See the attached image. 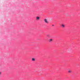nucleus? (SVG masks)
Instances as JSON below:
<instances>
[{
  "mask_svg": "<svg viewBox=\"0 0 80 80\" xmlns=\"http://www.w3.org/2000/svg\"><path fill=\"white\" fill-rule=\"evenodd\" d=\"M52 26H53V25H52Z\"/></svg>",
  "mask_w": 80,
  "mask_h": 80,
  "instance_id": "nucleus-9",
  "label": "nucleus"
},
{
  "mask_svg": "<svg viewBox=\"0 0 80 80\" xmlns=\"http://www.w3.org/2000/svg\"><path fill=\"white\" fill-rule=\"evenodd\" d=\"M1 74V72H0V75Z\"/></svg>",
  "mask_w": 80,
  "mask_h": 80,
  "instance_id": "nucleus-8",
  "label": "nucleus"
},
{
  "mask_svg": "<svg viewBox=\"0 0 80 80\" xmlns=\"http://www.w3.org/2000/svg\"><path fill=\"white\" fill-rule=\"evenodd\" d=\"M52 40H53V39H50L49 40V42H52Z\"/></svg>",
  "mask_w": 80,
  "mask_h": 80,
  "instance_id": "nucleus-5",
  "label": "nucleus"
},
{
  "mask_svg": "<svg viewBox=\"0 0 80 80\" xmlns=\"http://www.w3.org/2000/svg\"><path fill=\"white\" fill-rule=\"evenodd\" d=\"M44 21L45 23H48V21H47V19H45Z\"/></svg>",
  "mask_w": 80,
  "mask_h": 80,
  "instance_id": "nucleus-2",
  "label": "nucleus"
},
{
  "mask_svg": "<svg viewBox=\"0 0 80 80\" xmlns=\"http://www.w3.org/2000/svg\"><path fill=\"white\" fill-rule=\"evenodd\" d=\"M47 36L48 37H50V35L48 34H47Z\"/></svg>",
  "mask_w": 80,
  "mask_h": 80,
  "instance_id": "nucleus-6",
  "label": "nucleus"
},
{
  "mask_svg": "<svg viewBox=\"0 0 80 80\" xmlns=\"http://www.w3.org/2000/svg\"><path fill=\"white\" fill-rule=\"evenodd\" d=\"M68 73H70V70H69V71H68Z\"/></svg>",
  "mask_w": 80,
  "mask_h": 80,
  "instance_id": "nucleus-7",
  "label": "nucleus"
},
{
  "mask_svg": "<svg viewBox=\"0 0 80 80\" xmlns=\"http://www.w3.org/2000/svg\"><path fill=\"white\" fill-rule=\"evenodd\" d=\"M40 19V17H36V20H39Z\"/></svg>",
  "mask_w": 80,
  "mask_h": 80,
  "instance_id": "nucleus-1",
  "label": "nucleus"
},
{
  "mask_svg": "<svg viewBox=\"0 0 80 80\" xmlns=\"http://www.w3.org/2000/svg\"><path fill=\"white\" fill-rule=\"evenodd\" d=\"M32 61H33V62H35V59L34 58H32Z\"/></svg>",
  "mask_w": 80,
  "mask_h": 80,
  "instance_id": "nucleus-4",
  "label": "nucleus"
},
{
  "mask_svg": "<svg viewBox=\"0 0 80 80\" xmlns=\"http://www.w3.org/2000/svg\"><path fill=\"white\" fill-rule=\"evenodd\" d=\"M61 26L62 28H65V26L63 24H62Z\"/></svg>",
  "mask_w": 80,
  "mask_h": 80,
  "instance_id": "nucleus-3",
  "label": "nucleus"
}]
</instances>
